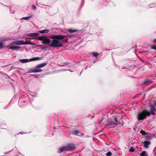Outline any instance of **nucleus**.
<instances>
[{"mask_svg": "<svg viewBox=\"0 0 156 156\" xmlns=\"http://www.w3.org/2000/svg\"><path fill=\"white\" fill-rule=\"evenodd\" d=\"M70 37V36L68 35H52L49 37V38L53 39L51 43L49 44V46L51 47H62L63 45L62 42L61 41H59L63 40L65 38Z\"/></svg>", "mask_w": 156, "mask_h": 156, "instance_id": "f257e3e1", "label": "nucleus"}, {"mask_svg": "<svg viewBox=\"0 0 156 156\" xmlns=\"http://www.w3.org/2000/svg\"><path fill=\"white\" fill-rule=\"evenodd\" d=\"M150 115V112L144 109L141 112L138 113L137 117L139 120H143L147 118V116H149Z\"/></svg>", "mask_w": 156, "mask_h": 156, "instance_id": "f03ea898", "label": "nucleus"}, {"mask_svg": "<svg viewBox=\"0 0 156 156\" xmlns=\"http://www.w3.org/2000/svg\"><path fill=\"white\" fill-rule=\"evenodd\" d=\"M47 65L46 63H43L39 64L36 66L35 69H32L28 72L29 73H36L41 72L42 71V69L39 68L43 67Z\"/></svg>", "mask_w": 156, "mask_h": 156, "instance_id": "7ed1b4c3", "label": "nucleus"}, {"mask_svg": "<svg viewBox=\"0 0 156 156\" xmlns=\"http://www.w3.org/2000/svg\"><path fill=\"white\" fill-rule=\"evenodd\" d=\"M114 120L116 122L113 121H111L109 122L108 125L110 127L114 128L116 126L117 124H119L120 123L117 121V119L116 117L114 118Z\"/></svg>", "mask_w": 156, "mask_h": 156, "instance_id": "20e7f679", "label": "nucleus"}, {"mask_svg": "<svg viewBox=\"0 0 156 156\" xmlns=\"http://www.w3.org/2000/svg\"><path fill=\"white\" fill-rule=\"evenodd\" d=\"M72 134L74 135L79 136H84V134L83 133H81L80 131L78 130H74L72 131Z\"/></svg>", "mask_w": 156, "mask_h": 156, "instance_id": "39448f33", "label": "nucleus"}, {"mask_svg": "<svg viewBox=\"0 0 156 156\" xmlns=\"http://www.w3.org/2000/svg\"><path fill=\"white\" fill-rule=\"evenodd\" d=\"M67 146L68 150L75 149H76V145L73 143H69L67 144Z\"/></svg>", "mask_w": 156, "mask_h": 156, "instance_id": "423d86ee", "label": "nucleus"}, {"mask_svg": "<svg viewBox=\"0 0 156 156\" xmlns=\"http://www.w3.org/2000/svg\"><path fill=\"white\" fill-rule=\"evenodd\" d=\"M11 43L12 44L18 45H24V41L23 40H17L13 41Z\"/></svg>", "mask_w": 156, "mask_h": 156, "instance_id": "0eeeda50", "label": "nucleus"}, {"mask_svg": "<svg viewBox=\"0 0 156 156\" xmlns=\"http://www.w3.org/2000/svg\"><path fill=\"white\" fill-rule=\"evenodd\" d=\"M51 40L49 39H48L47 37L44 38L43 41H42V43L44 44H49L51 42Z\"/></svg>", "mask_w": 156, "mask_h": 156, "instance_id": "6e6552de", "label": "nucleus"}, {"mask_svg": "<svg viewBox=\"0 0 156 156\" xmlns=\"http://www.w3.org/2000/svg\"><path fill=\"white\" fill-rule=\"evenodd\" d=\"M39 34L38 33H30L27 34V36L31 37H36Z\"/></svg>", "mask_w": 156, "mask_h": 156, "instance_id": "1a4fd4ad", "label": "nucleus"}, {"mask_svg": "<svg viewBox=\"0 0 156 156\" xmlns=\"http://www.w3.org/2000/svg\"><path fill=\"white\" fill-rule=\"evenodd\" d=\"M151 142L149 141H145L144 143V147L145 148H147L148 147L149 145L150 144Z\"/></svg>", "mask_w": 156, "mask_h": 156, "instance_id": "9d476101", "label": "nucleus"}, {"mask_svg": "<svg viewBox=\"0 0 156 156\" xmlns=\"http://www.w3.org/2000/svg\"><path fill=\"white\" fill-rule=\"evenodd\" d=\"M59 151L60 153L64 151H68V149L67 148V146H63L61 147L60 148Z\"/></svg>", "mask_w": 156, "mask_h": 156, "instance_id": "9b49d317", "label": "nucleus"}, {"mask_svg": "<svg viewBox=\"0 0 156 156\" xmlns=\"http://www.w3.org/2000/svg\"><path fill=\"white\" fill-rule=\"evenodd\" d=\"M42 59V58L41 57H34L32 58L29 59V61H34L38 60H41Z\"/></svg>", "mask_w": 156, "mask_h": 156, "instance_id": "f8f14e48", "label": "nucleus"}, {"mask_svg": "<svg viewBox=\"0 0 156 156\" xmlns=\"http://www.w3.org/2000/svg\"><path fill=\"white\" fill-rule=\"evenodd\" d=\"M153 82V81L151 80H149L148 79H146L144 80V84H146V85H148L151 83Z\"/></svg>", "mask_w": 156, "mask_h": 156, "instance_id": "ddd939ff", "label": "nucleus"}, {"mask_svg": "<svg viewBox=\"0 0 156 156\" xmlns=\"http://www.w3.org/2000/svg\"><path fill=\"white\" fill-rule=\"evenodd\" d=\"M49 31L48 29H45L43 30L39 31V32L41 34L47 33Z\"/></svg>", "mask_w": 156, "mask_h": 156, "instance_id": "4468645a", "label": "nucleus"}, {"mask_svg": "<svg viewBox=\"0 0 156 156\" xmlns=\"http://www.w3.org/2000/svg\"><path fill=\"white\" fill-rule=\"evenodd\" d=\"M67 31L69 33H73L76 32L78 31V30H73L72 29H68Z\"/></svg>", "mask_w": 156, "mask_h": 156, "instance_id": "2eb2a0df", "label": "nucleus"}, {"mask_svg": "<svg viewBox=\"0 0 156 156\" xmlns=\"http://www.w3.org/2000/svg\"><path fill=\"white\" fill-rule=\"evenodd\" d=\"M140 155L141 156H148L147 153V152L145 151H143L141 153H140Z\"/></svg>", "mask_w": 156, "mask_h": 156, "instance_id": "dca6fc26", "label": "nucleus"}, {"mask_svg": "<svg viewBox=\"0 0 156 156\" xmlns=\"http://www.w3.org/2000/svg\"><path fill=\"white\" fill-rule=\"evenodd\" d=\"M21 47H20L17 46H10L9 48V49H18V48H20Z\"/></svg>", "mask_w": 156, "mask_h": 156, "instance_id": "f3484780", "label": "nucleus"}, {"mask_svg": "<svg viewBox=\"0 0 156 156\" xmlns=\"http://www.w3.org/2000/svg\"><path fill=\"white\" fill-rule=\"evenodd\" d=\"M46 38V37H44L43 36H39L37 37L36 39L40 41H43L44 38Z\"/></svg>", "mask_w": 156, "mask_h": 156, "instance_id": "a211bd4d", "label": "nucleus"}, {"mask_svg": "<svg viewBox=\"0 0 156 156\" xmlns=\"http://www.w3.org/2000/svg\"><path fill=\"white\" fill-rule=\"evenodd\" d=\"M149 106L151 108V111H156V109L155 108V106L152 105H149Z\"/></svg>", "mask_w": 156, "mask_h": 156, "instance_id": "6ab92c4d", "label": "nucleus"}, {"mask_svg": "<svg viewBox=\"0 0 156 156\" xmlns=\"http://www.w3.org/2000/svg\"><path fill=\"white\" fill-rule=\"evenodd\" d=\"M20 62L23 63H26L29 62V59H21L20 60Z\"/></svg>", "mask_w": 156, "mask_h": 156, "instance_id": "aec40b11", "label": "nucleus"}, {"mask_svg": "<svg viewBox=\"0 0 156 156\" xmlns=\"http://www.w3.org/2000/svg\"><path fill=\"white\" fill-rule=\"evenodd\" d=\"M24 44L35 45L31 41H24Z\"/></svg>", "mask_w": 156, "mask_h": 156, "instance_id": "412c9836", "label": "nucleus"}, {"mask_svg": "<svg viewBox=\"0 0 156 156\" xmlns=\"http://www.w3.org/2000/svg\"><path fill=\"white\" fill-rule=\"evenodd\" d=\"M99 54L97 52H93L92 54V55L93 57H97L99 55Z\"/></svg>", "mask_w": 156, "mask_h": 156, "instance_id": "4be33fe9", "label": "nucleus"}, {"mask_svg": "<svg viewBox=\"0 0 156 156\" xmlns=\"http://www.w3.org/2000/svg\"><path fill=\"white\" fill-rule=\"evenodd\" d=\"M33 17V15H31L29 17H23L22 19L25 20H28L31 18H32Z\"/></svg>", "mask_w": 156, "mask_h": 156, "instance_id": "5701e85b", "label": "nucleus"}, {"mask_svg": "<svg viewBox=\"0 0 156 156\" xmlns=\"http://www.w3.org/2000/svg\"><path fill=\"white\" fill-rule=\"evenodd\" d=\"M135 151L134 148L133 147H130L129 149V151L131 152H133Z\"/></svg>", "mask_w": 156, "mask_h": 156, "instance_id": "b1692460", "label": "nucleus"}, {"mask_svg": "<svg viewBox=\"0 0 156 156\" xmlns=\"http://www.w3.org/2000/svg\"><path fill=\"white\" fill-rule=\"evenodd\" d=\"M107 156H111L112 155V153L110 151H108L106 154Z\"/></svg>", "mask_w": 156, "mask_h": 156, "instance_id": "393cba45", "label": "nucleus"}, {"mask_svg": "<svg viewBox=\"0 0 156 156\" xmlns=\"http://www.w3.org/2000/svg\"><path fill=\"white\" fill-rule=\"evenodd\" d=\"M32 9L34 10H36L37 9V6L35 5H32L31 6Z\"/></svg>", "mask_w": 156, "mask_h": 156, "instance_id": "a878e982", "label": "nucleus"}, {"mask_svg": "<svg viewBox=\"0 0 156 156\" xmlns=\"http://www.w3.org/2000/svg\"><path fill=\"white\" fill-rule=\"evenodd\" d=\"M151 48L156 50V45H152L151 46Z\"/></svg>", "mask_w": 156, "mask_h": 156, "instance_id": "bb28decb", "label": "nucleus"}, {"mask_svg": "<svg viewBox=\"0 0 156 156\" xmlns=\"http://www.w3.org/2000/svg\"><path fill=\"white\" fill-rule=\"evenodd\" d=\"M140 133H142L143 135H145L146 134H147V133H146L145 132L142 130H141L140 131Z\"/></svg>", "mask_w": 156, "mask_h": 156, "instance_id": "cd10ccee", "label": "nucleus"}, {"mask_svg": "<svg viewBox=\"0 0 156 156\" xmlns=\"http://www.w3.org/2000/svg\"><path fill=\"white\" fill-rule=\"evenodd\" d=\"M3 47V44L2 42L0 43V49L2 48Z\"/></svg>", "mask_w": 156, "mask_h": 156, "instance_id": "c85d7f7f", "label": "nucleus"}, {"mask_svg": "<svg viewBox=\"0 0 156 156\" xmlns=\"http://www.w3.org/2000/svg\"><path fill=\"white\" fill-rule=\"evenodd\" d=\"M154 111H151V112H150V114L151 113V114L152 115H155V112H154Z\"/></svg>", "mask_w": 156, "mask_h": 156, "instance_id": "c756f323", "label": "nucleus"}, {"mask_svg": "<svg viewBox=\"0 0 156 156\" xmlns=\"http://www.w3.org/2000/svg\"><path fill=\"white\" fill-rule=\"evenodd\" d=\"M152 105L156 107V100H154V102L153 104Z\"/></svg>", "mask_w": 156, "mask_h": 156, "instance_id": "7c9ffc66", "label": "nucleus"}, {"mask_svg": "<svg viewBox=\"0 0 156 156\" xmlns=\"http://www.w3.org/2000/svg\"><path fill=\"white\" fill-rule=\"evenodd\" d=\"M41 48L43 50H46L47 47H46L42 46V47H41Z\"/></svg>", "mask_w": 156, "mask_h": 156, "instance_id": "2f4dec72", "label": "nucleus"}, {"mask_svg": "<svg viewBox=\"0 0 156 156\" xmlns=\"http://www.w3.org/2000/svg\"><path fill=\"white\" fill-rule=\"evenodd\" d=\"M152 42L153 43H156V38L153 39L152 41Z\"/></svg>", "mask_w": 156, "mask_h": 156, "instance_id": "473e14b6", "label": "nucleus"}, {"mask_svg": "<svg viewBox=\"0 0 156 156\" xmlns=\"http://www.w3.org/2000/svg\"><path fill=\"white\" fill-rule=\"evenodd\" d=\"M146 137H147V138H146L147 140H148L149 139V138H150V137L149 136H147Z\"/></svg>", "mask_w": 156, "mask_h": 156, "instance_id": "72a5a7b5", "label": "nucleus"}, {"mask_svg": "<svg viewBox=\"0 0 156 156\" xmlns=\"http://www.w3.org/2000/svg\"><path fill=\"white\" fill-rule=\"evenodd\" d=\"M8 40V38H7L5 40H3V41H6V40Z\"/></svg>", "mask_w": 156, "mask_h": 156, "instance_id": "f704fd0d", "label": "nucleus"}, {"mask_svg": "<svg viewBox=\"0 0 156 156\" xmlns=\"http://www.w3.org/2000/svg\"><path fill=\"white\" fill-rule=\"evenodd\" d=\"M66 42H67V41H68V39H66Z\"/></svg>", "mask_w": 156, "mask_h": 156, "instance_id": "c9c22d12", "label": "nucleus"}]
</instances>
